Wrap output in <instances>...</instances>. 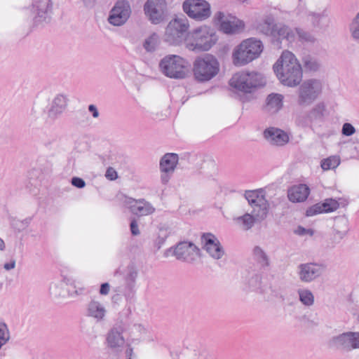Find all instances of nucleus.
<instances>
[{
    "label": "nucleus",
    "mask_w": 359,
    "mask_h": 359,
    "mask_svg": "<svg viewBox=\"0 0 359 359\" xmlns=\"http://www.w3.org/2000/svg\"><path fill=\"white\" fill-rule=\"evenodd\" d=\"M189 26V20L185 16L172 20L165 28V41L172 45L181 43L186 38Z\"/></svg>",
    "instance_id": "obj_8"
},
{
    "label": "nucleus",
    "mask_w": 359,
    "mask_h": 359,
    "mask_svg": "<svg viewBox=\"0 0 359 359\" xmlns=\"http://www.w3.org/2000/svg\"><path fill=\"white\" fill-rule=\"evenodd\" d=\"M325 105L323 103H319L315 106L310 111L309 118L311 121L321 118L324 116Z\"/></svg>",
    "instance_id": "obj_44"
},
{
    "label": "nucleus",
    "mask_w": 359,
    "mask_h": 359,
    "mask_svg": "<svg viewBox=\"0 0 359 359\" xmlns=\"http://www.w3.org/2000/svg\"><path fill=\"white\" fill-rule=\"evenodd\" d=\"M114 275L116 276H123L124 286L123 287H118L117 290H115V292H118L121 293V294H114V304L117 302H126L124 297L130 295V293L133 292L135 286L138 271L133 264H128L126 267H119L116 271Z\"/></svg>",
    "instance_id": "obj_7"
},
{
    "label": "nucleus",
    "mask_w": 359,
    "mask_h": 359,
    "mask_svg": "<svg viewBox=\"0 0 359 359\" xmlns=\"http://www.w3.org/2000/svg\"><path fill=\"white\" fill-rule=\"evenodd\" d=\"M88 109L90 113H92L93 118H97L99 116V112L95 105L90 104Z\"/></svg>",
    "instance_id": "obj_53"
},
{
    "label": "nucleus",
    "mask_w": 359,
    "mask_h": 359,
    "mask_svg": "<svg viewBox=\"0 0 359 359\" xmlns=\"http://www.w3.org/2000/svg\"><path fill=\"white\" fill-rule=\"evenodd\" d=\"M170 254L178 260L192 263L199 257L200 250L193 243L183 241L177 244L175 248L167 249L164 252V257H168Z\"/></svg>",
    "instance_id": "obj_12"
},
{
    "label": "nucleus",
    "mask_w": 359,
    "mask_h": 359,
    "mask_svg": "<svg viewBox=\"0 0 359 359\" xmlns=\"http://www.w3.org/2000/svg\"><path fill=\"white\" fill-rule=\"evenodd\" d=\"M252 255L259 269L264 270L270 266L269 257L260 246L254 247Z\"/></svg>",
    "instance_id": "obj_29"
},
{
    "label": "nucleus",
    "mask_w": 359,
    "mask_h": 359,
    "mask_svg": "<svg viewBox=\"0 0 359 359\" xmlns=\"http://www.w3.org/2000/svg\"><path fill=\"white\" fill-rule=\"evenodd\" d=\"M340 163V159L338 156H330L321 162V168L324 170L334 169L337 168Z\"/></svg>",
    "instance_id": "obj_41"
},
{
    "label": "nucleus",
    "mask_w": 359,
    "mask_h": 359,
    "mask_svg": "<svg viewBox=\"0 0 359 359\" xmlns=\"http://www.w3.org/2000/svg\"><path fill=\"white\" fill-rule=\"evenodd\" d=\"M160 43L159 36L156 33H152L145 39L143 47L147 52H154L156 50Z\"/></svg>",
    "instance_id": "obj_36"
},
{
    "label": "nucleus",
    "mask_w": 359,
    "mask_h": 359,
    "mask_svg": "<svg viewBox=\"0 0 359 359\" xmlns=\"http://www.w3.org/2000/svg\"><path fill=\"white\" fill-rule=\"evenodd\" d=\"M297 233L301 236H303V235H305L307 233L309 234L310 236L313 235V231L311 229H306L302 226H299V228L297 230Z\"/></svg>",
    "instance_id": "obj_52"
},
{
    "label": "nucleus",
    "mask_w": 359,
    "mask_h": 359,
    "mask_svg": "<svg viewBox=\"0 0 359 359\" xmlns=\"http://www.w3.org/2000/svg\"><path fill=\"white\" fill-rule=\"evenodd\" d=\"M217 37L207 26H201L189 33L187 40V48L193 51L208 50L217 41Z\"/></svg>",
    "instance_id": "obj_2"
},
{
    "label": "nucleus",
    "mask_w": 359,
    "mask_h": 359,
    "mask_svg": "<svg viewBox=\"0 0 359 359\" xmlns=\"http://www.w3.org/2000/svg\"><path fill=\"white\" fill-rule=\"evenodd\" d=\"M333 229L334 238L342 239L348 231V220L345 216H339L334 218Z\"/></svg>",
    "instance_id": "obj_30"
},
{
    "label": "nucleus",
    "mask_w": 359,
    "mask_h": 359,
    "mask_svg": "<svg viewBox=\"0 0 359 359\" xmlns=\"http://www.w3.org/2000/svg\"><path fill=\"white\" fill-rule=\"evenodd\" d=\"M322 86L319 81L309 79L302 83L298 90L297 103L306 107L311 104L321 92Z\"/></svg>",
    "instance_id": "obj_14"
},
{
    "label": "nucleus",
    "mask_w": 359,
    "mask_h": 359,
    "mask_svg": "<svg viewBox=\"0 0 359 359\" xmlns=\"http://www.w3.org/2000/svg\"><path fill=\"white\" fill-rule=\"evenodd\" d=\"M295 33L297 34L299 40L302 43H313L316 41V37L312 33L302 28H296Z\"/></svg>",
    "instance_id": "obj_40"
},
{
    "label": "nucleus",
    "mask_w": 359,
    "mask_h": 359,
    "mask_svg": "<svg viewBox=\"0 0 359 359\" xmlns=\"http://www.w3.org/2000/svg\"><path fill=\"white\" fill-rule=\"evenodd\" d=\"M15 266V261L13 259V260H11L10 262L8 263H6L4 265V268L7 270V271H9L11 269H14Z\"/></svg>",
    "instance_id": "obj_56"
},
{
    "label": "nucleus",
    "mask_w": 359,
    "mask_h": 359,
    "mask_svg": "<svg viewBox=\"0 0 359 359\" xmlns=\"http://www.w3.org/2000/svg\"><path fill=\"white\" fill-rule=\"evenodd\" d=\"M205 250L214 259H219L224 255V250L218 238L212 233H204L201 238Z\"/></svg>",
    "instance_id": "obj_19"
},
{
    "label": "nucleus",
    "mask_w": 359,
    "mask_h": 359,
    "mask_svg": "<svg viewBox=\"0 0 359 359\" xmlns=\"http://www.w3.org/2000/svg\"><path fill=\"white\" fill-rule=\"evenodd\" d=\"M341 133L344 135L351 136L355 133V129L351 123H346L342 126Z\"/></svg>",
    "instance_id": "obj_46"
},
{
    "label": "nucleus",
    "mask_w": 359,
    "mask_h": 359,
    "mask_svg": "<svg viewBox=\"0 0 359 359\" xmlns=\"http://www.w3.org/2000/svg\"><path fill=\"white\" fill-rule=\"evenodd\" d=\"M130 229L131 233L133 236H138L140 233L137 222L135 219H133L130 224Z\"/></svg>",
    "instance_id": "obj_49"
},
{
    "label": "nucleus",
    "mask_w": 359,
    "mask_h": 359,
    "mask_svg": "<svg viewBox=\"0 0 359 359\" xmlns=\"http://www.w3.org/2000/svg\"><path fill=\"white\" fill-rule=\"evenodd\" d=\"M283 96L278 93H271L266 99L264 110L271 114L277 113L283 107Z\"/></svg>",
    "instance_id": "obj_27"
},
{
    "label": "nucleus",
    "mask_w": 359,
    "mask_h": 359,
    "mask_svg": "<svg viewBox=\"0 0 359 359\" xmlns=\"http://www.w3.org/2000/svg\"><path fill=\"white\" fill-rule=\"evenodd\" d=\"M296 15L303 22H311L313 28L323 29L328 26L329 18L324 13L309 11L304 5L299 4L296 9Z\"/></svg>",
    "instance_id": "obj_15"
},
{
    "label": "nucleus",
    "mask_w": 359,
    "mask_h": 359,
    "mask_svg": "<svg viewBox=\"0 0 359 359\" xmlns=\"http://www.w3.org/2000/svg\"><path fill=\"white\" fill-rule=\"evenodd\" d=\"M111 335H112V329L109 330L107 335V338H106V343L107 344V346L109 348L112 347Z\"/></svg>",
    "instance_id": "obj_55"
},
{
    "label": "nucleus",
    "mask_w": 359,
    "mask_h": 359,
    "mask_svg": "<svg viewBox=\"0 0 359 359\" xmlns=\"http://www.w3.org/2000/svg\"><path fill=\"white\" fill-rule=\"evenodd\" d=\"M32 219V217H27L23 220H19L17 219L16 218H13L11 220V224L13 228L16 229L20 231L27 228L29 225Z\"/></svg>",
    "instance_id": "obj_45"
},
{
    "label": "nucleus",
    "mask_w": 359,
    "mask_h": 359,
    "mask_svg": "<svg viewBox=\"0 0 359 359\" xmlns=\"http://www.w3.org/2000/svg\"><path fill=\"white\" fill-rule=\"evenodd\" d=\"M71 183L74 187L79 189H82L86 186L85 181L82 178L78 177H72L71 180Z\"/></svg>",
    "instance_id": "obj_48"
},
{
    "label": "nucleus",
    "mask_w": 359,
    "mask_h": 359,
    "mask_svg": "<svg viewBox=\"0 0 359 359\" xmlns=\"http://www.w3.org/2000/svg\"><path fill=\"white\" fill-rule=\"evenodd\" d=\"M265 83L262 75L258 72H241L235 74L229 81V85L234 89L245 93H252L255 88Z\"/></svg>",
    "instance_id": "obj_5"
},
{
    "label": "nucleus",
    "mask_w": 359,
    "mask_h": 359,
    "mask_svg": "<svg viewBox=\"0 0 359 359\" xmlns=\"http://www.w3.org/2000/svg\"><path fill=\"white\" fill-rule=\"evenodd\" d=\"M276 25V24H273L270 20H266L259 24L257 31L266 36L272 37Z\"/></svg>",
    "instance_id": "obj_38"
},
{
    "label": "nucleus",
    "mask_w": 359,
    "mask_h": 359,
    "mask_svg": "<svg viewBox=\"0 0 359 359\" xmlns=\"http://www.w3.org/2000/svg\"><path fill=\"white\" fill-rule=\"evenodd\" d=\"M339 207V202L333 198H327L323 203H316L309 208L306 211L307 217H312L318 214L331 212L337 210Z\"/></svg>",
    "instance_id": "obj_21"
},
{
    "label": "nucleus",
    "mask_w": 359,
    "mask_h": 359,
    "mask_svg": "<svg viewBox=\"0 0 359 359\" xmlns=\"http://www.w3.org/2000/svg\"><path fill=\"white\" fill-rule=\"evenodd\" d=\"M260 41L248 39L243 41L233 53V62L236 66H243L257 58L262 52Z\"/></svg>",
    "instance_id": "obj_4"
},
{
    "label": "nucleus",
    "mask_w": 359,
    "mask_h": 359,
    "mask_svg": "<svg viewBox=\"0 0 359 359\" xmlns=\"http://www.w3.org/2000/svg\"><path fill=\"white\" fill-rule=\"evenodd\" d=\"M143 9L146 18L153 25L165 22L169 16L165 0H147Z\"/></svg>",
    "instance_id": "obj_10"
},
{
    "label": "nucleus",
    "mask_w": 359,
    "mask_h": 359,
    "mask_svg": "<svg viewBox=\"0 0 359 359\" xmlns=\"http://www.w3.org/2000/svg\"><path fill=\"white\" fill-rule=\"evenodd\" d=\"M273 70L278 79L285 86L294 87L302 81V66L290 51L285 50L282 53L273 65Z\"/></svg>",
    "instance_id": "obj_1"
},
{
    "label": "nucleus",
    "mask_w": 359,
    "mask_h": 359,
    "mask_svg": "<svg viewBox=\"0 0 359 359\" xmlns=\"http://www.w3.org/2000/svg\"><path fill=\"white\" fill-rule=\"evenodd\" d=\"M213 22L218 25L219 29L226 34H236L241 32L245 27L244 22L229 14L217 11L213 16Z\"/></svg>",
    "instance_id": "obj_13"
},
{
    "label": "nucleus",
    "mask_w": 359,
    "mask_h": 359,
    "mask_svg": "<svg viewBox=\"0 0 359 359\" xmlns=\"http://www.w3.org/2000/svg\"><path fill=\"white\" fill-rule=\"evenodd\" d=\"M348 29L351 37L355 40H359V13L349 24Z\"/></svg>",
    "instance_id": "obj_42"
},
{
    "label": "nucleus",
    "mask_w": 359,
    "mask_h": 359,
    "mask_svg": "<svg viewBox=\"0 0 359 359\" xmlns=\"http://www.w3.org/2000/svg\"><path fill=\"white\" fill-rule=\"evenodd\" d=\"M219 70V64L217 58L210 54L199 57L194 62V76L198 82L209 81L218 74Z\"/></svg>",
    "instance_id": "obj_3"
},
{
    "label": "nucleus",
    "mask_w": 359,
    "mask_h": 359,
    "mask_svg": "<svg viewBox=\"0 0 359 359\" xmlns=\"http://www.w3.org/2000/svg\"><path fill=\"white\" fill-rule=\"evenodd\" d=\"M182 10L188 17L198 22L205 21L212 15L210 4L206 0H185Z\"/></svg>",
    "instance_id": "obj_11"
},
{
    "label": "nucleus",
    "mask_w": 359,
    "mask_h": 359,
    "mask_svg": "<svg viewBox=\"0 0 359 359\" xmlns=\"http://www.w3.org/2000/svg\"><path fill=\"white\" fill-rule=\"evenodd\" d=\"M133 202L134 198L128 196L126 194L121 191H118L114 198L115 205L121 208L125 207L130 209V207Z\"/></svg>",
    "instance_id": "obj_37"
},
{
    "label": "nucleus",
    "mask_w": 359,
    "mask_h": 359,
    "mask_svg": "<svg viewBox=\"0 0 359 359\" xmlns=\"http://www.w3.org/2000/svg\"><path fill=\"white\" fill-rule=\"evenodd\" d=\"M5 248V243L4 241L0 238V250H3Z\"/></svg>",
    "instance_id": "obj_61"
},
{
    "label": "nucleus",
    "mask_w": 359,
    "mask_h": 359,
    "mask_svg": "<svg viewBox=\"0 0 359 359\" xmlns=\"http://www.w3.org/2000/svg\"><path fill=\"white\" fill-rule=\"evenodd\" d=\"M264 137L271 144L283 146L289 141L287 134L276 128H269L264 131Z\"/></svg>",
    "instance_id": "obj_23"
},
{
    "label": "nucleus",
    "mask_w": 359,
    "mask_h": 359,
    "mask_svg": "<svg viewBox=\"0 0 359 359\" xmlns=\"http://www.w3.org/2000/svg\"><path fill=\"white\" fill-rule=\"evenodd\" d=\"M34 24L39 25L50 22L52 13V2L50 0H36L32 4Z\"/></svg>",
    "instance_id": "obj_16"
},
{
    "label": "nucleus",
    "mask_w": 359,
    "mask_h": 359,
    "mask_svg": "<svg viewBox=\"0 0 359 359\" xmlns=\"http://www.w3.org/2000/svg\"><path fill=\"white\" fill-rule=\"evenodd\" d=\"M302 63L306 71L317 72L321 67L320 60L315 56L307 55L303 57Z\"/></svg>",
    "instance_id": "obj_34"
},
{
    "label": "nucleus",
    "mask_w": 359,
    "mask_h": 359,
    "mask_svg": "<svg viewBox=\"0 0 359 359\" xmlns=\"http://www.w3.org/2000/svg\"><path fill=\"white\" fill-rule=\"evenodd\" d=\"M84 6L87 8H93L97 0H81Z\"/></svg>",
    "instance_id": "obj_57"
},
{
    "label": "nucleus",
    "mask_w": 359,
    "mask_h": 359,
    "mask_svg": "<svg viewBox=\"0 0 359 359\" xmlns=\"http://www.w3.org/2000/svg\"><path fill=\"white\" fill-rule=\"evenodd\" d=\"M248 284L249 287L253 290H257L260 289L262 285V274L259 272H249Z\"/></svg>",
    "instance_id": "obj_39"
},
{
    "label": "nucleus",
    "mask_w": 359,
    "mask_h": 359,
    "mask_svg": "<svg viewBox=\"0 0 359 359\" xmlns=\"http://www.w3.org/2000/svg\"><path fill=\"white\" fill-rule=\"evenodd\" d=\"M310 194L309 187L304 184L294 185L287 191L288 199L292 203L303 202Z\"/></svg>",
    "instance_id": "obj_25"
},
{
    "label": "nucleus",
    "mask_w": 359,
    "mask_h": 359,
    "mask_svg": "<svg viewBox=\"0 0 359 359\" xmlns=\"http://www.w3.org/2000/svg\"><path fill=\"white\" fill-rule=\"evenodd\" d=\"M130 212L138 217L152 215L156 208L144 198L135 199L130 207Z\"/></svg>",
    "instance_id": "obj_24"
},
{
    "label": "nucleus",
    "mask_w": 359,
    "mask_h": 359,
    "mask_svg": "<svg viewBox=\"0 0 359 359\" xmlns=\"http://www.w3.org/2000/svg\"><path fill=\"white\" fill-rule=\"evenodd\" d=\"M110 285L108 283H102L100 286V293L102 295H106L109 292Z\"/></svg>",
    "instance_id": "obj_50"
},
{
    "label": "nucleus",
    "mask_w": 359,
    "mask_h": 359,
    "mask_svg": "<svg viewBox=\"0 0 359 359\" xmlns=\"http://www.w3.org/2000/svg\"><path fill=\"white\" fill-rule=\"evenodd\" d=\"M353 332H347L342 333L338 336L332 337L331 344L332 346L346 351H351L355 349L354 346V341Z\"/></svg>",
    "instance_id": "obj_26"
},
{
    "label": "nucleus",
    "mask_w": 359,
    "mask_h": 359,
    "mask_svg": "<svg viewBox=\"0 0 359 359\" xmlns=\"http://www.w3.org/2000/svg\"><path fill=\"white\" fill-rule=\"evenodd\" d=\"M297 121V123L299 125H302V126H305V125H306V123H304V122H302V120L300 119V117H298V118H297V121Z\"/></svg>",
    "instance_id": "obj_63"
},
{
    "label": "nucleus",
    "mask_w": 359,
    "mask_h": 359,
    "mask_svg": "<svg viewBox=\"0 0 359 359\" xmlns=\"http://www.w3.org/2000/svg\"><path fill=\"white\" fill-rule=\"evenodd\" d=\"M166 238L157 236L156 238L154 241V246L159 250L162 245L165 243Z\"/></svg>",
    "instance_id": "obj_51"
},
{
    "label": "nucleus",
    "mask_w": 359,
    "mask_h": 359,
    "mask_svg": "<svg viewBox=\"0 0 359 359\" xmlns=\"http://www.w3.org/2000/svg\"><path fill=\"white\" fill-rule=\"evenodd\" d=\"M188 62L182 57L170 55L163 57L159 67L164 75L172 79H184L187 74Z\"/></svg>",
    "instance_id": "obj_6"
},
{
    "label": "nucleus",
    "mask_w": 359,
    "mask_h": 359,
    "mask_svg": "<svg viewBox=\"0 0 359 359\" xmlns=\"http://www.w3.org/2000/svg\"><path fill=\"white\" fill-rule=\"evenodd\" d=\"M106 314L104 307L98 302L92 300L87 307V316L94 318L97 321L102 320Z\"/></svg>",
    "instance_id": "obj_33"
},
{
    "label": "nucleus",
    "mask_w": 359,
    "mask_h": 359,
    "mask_svg": "<svg viewBox=\"0 0 359 359\" xmlns=\"http://www.w3.org/2000/svg\"><path fill=\"white\" fill-rule=\"evenodd\" d=\"M170 234L171 229L168 226L165 225L159 226L158 236L167 239Z\"/></svg>",
    "instance_id": "obj_47"
},
{
    "label": "nucleus",
    "mask_w": 359,
    "mask_h": 359,
    "mask_svg": "<svg viewBox=\"0 0 359 359\" xmlns=\"http://www.w3.org/2000/svg\"><path fill=\"white\" fill-rule=\"evenodd\" d=\"M297 269L299 280L304 283H311L323 273L325 266L321 264L310 262L301 264Z\"/></svg>",
    "instance_id": "obj_17"
},
{
    "label": "nucleus",
    "mask_w": 359,
    "mask_h": 359,
    "mask_svg": "<svg viewBox=\"0 0 359 359\" xmlns=\"http://www.w3.org/2000/svg\"><path fill=\"white\" fill-rule=\"evenodd\" d=\"M112 20H113V18H112V9H111L109 12V16H108V18H107V21L109 22V23L110 25H112Z\"/></svg>",
    "instance_id": "obj_60"
},
{
    "label": "nucleus",
    "mask_w": 359,
    "mask_h": 359,
    "mask_svg": "<svg viewBox=\"0 0 359 359\" xmlns=\"http://www.w3.org/2000/svg\"><path fill=\"white\" fill-rule=\"evenodd\" d=\"M105 177L110 181H112V167H108L105 173Z\"/></svg>",
    "instance_id": "obj_59"
},
{
    "label": "nucleus",
    "mask_w": 359,
    "mask_h": 359,
    "mask_svg": "<svg viewBox=\"0 0 359 359\" xmlns=\"http://www.w3.org/2000/svg\"><path fill=\"white\" fill-rule=\"evenodd\" d=\"M130 313V308L124 309L122 311L120 325L116 324L114 327V354L119 353L125 348L126 359H132L133 348L129 343H126L123 332L127 329V318Z\"/></svg>",
    "instance_id": "obj_9"
},
{
    "label": "nucleus",
    "mask_w": 359,
    "mask_h": 359,
    "mask_svg": "<svg viewBox=\"0 0 359 359\" xmlns=\"http://www.w3.org/2000/svg\"><path fill=\"white\" fill-rule=\"evenodd\" d=\"M252 215L258 222L264 220L267 217L269 212V205L266 199H262L261 202L252 205Z\"/></svg>",
    "instance_id": "obj_32"
},
{
    "label": "nucleus",
    "mask_w": 359,
    "mask_h": 359,
    "mask_svg": "<svg viewBox=\"0 0 359 359\" xmlns=\"http://www.w3.org/2000/svg\"><path fill=\"white\" fill-rule=\"evenodd\" d=\"M133 327L140 333H143L146 330L145 327L141 324H135Z\"/></svg>",
    "instance_id": "obj_58"
},
{
    "label": "nucleus",
    "mask_w": 359,
    "mask_h": 359,
    "mask_svg": "<svg viewBox=\"0 0 359 359\" xmlns=\"http://www.w3.org/2000/svg\"><path fill=\"white\" fill-rule=\"evenodd\" d=\"M178 159V155L174 153L165 154L161 158L159 165L161 172V181L163 184H165L168 182L175 171Z\"/></svg>",
    "instance_id": "obj_18"
},
{
    "label": "nucleus",
    "mask_w": 359,
    "mask_h": 359,
    "mask_svg": "<svg viewBox=\"0 0 359 359\" xmlns=\"http://www.w3.org/2000/svg\"><path fill=\"white\" fill-rule=\"evenodd\" d=\"M236 225L242 231L250 230L257 222L252 214L245 213L244 215L233 219Z\"/></svg>",
    "instance_id": "obj_31"
},
{
    "label": "nucleus",
    "mask_w": 359,
    "mask_h": 359,
    "mask_svg": "<svg viewBox=\"0 0 359 359\" xmlns=\"http://www.w3.org/2000/svg\"><path fill=\"white\" fill-rule=\"evenodd\" d=\"M69 294L70 296H74V295H78V294H79V293H78V291H77V290H74V291H70V290H69Z\"/></svg>",
    "instance_id": "obj_62"
},
{
    "label": "nucleus",
    "mask_w": 359,
    "mask_h": 359,
    "mask_svg": "<svg viewBox=\"0 0 359 359\" xmlns=\"http://www.w3.org/2000/svg\"><path fill=\"white\" fill-rule=\"evenodd\" d=\"M130 7L126 0L118 1L114 6V26L123 25L130 15Z\"/></svg>",
    "instance_id": "obj_22"
},
{
    "label": "nucleus",
    "mask_w": 359,
    "mask_h": 359,
    "mask_svg": "<svg viewBox=\"0 0 359 359\" xmlns=\"http://www.w3.org/2000/svg\"><path fill=\"white\" fill-rule=\"evenodd\" d=\"M118 177H119V176L118 175V172L114 170V177H113L114 180H116Z\"/></svg>",
    "instance_id": "obj_64"
},
{
    "label": "nucleus",
    "mask_w": 359,
    "mask_h": 359,
    "mask_svg": "<svg viewBox=\"0 0 359 359\" xmlns=\"http://www.w3.org/2000/svg\"><path fill=\"white\" fill-rule=\"evenodd\" d=\"M245 198L251 206L254 204L258 203L259 200L266 199L262 195H260L257 191H246L245 193Z\"/></svg>",
    "instance_id": "obj_43"
},
{
    "label": "nucleus",
    "mask_w": 359,
    "mask_h": 359,
    "mask_svg": "<svg viewBox=\"0 0 359 359\" xmlns=\"http://www.w3.org/2000/svg\"><path fill=\"white\" fill-rule=\"evenodd\" d=\"M273 40L280 42L283 39H286L292 42L295 39V33L289 27L282 25H276L272 36Z\"/></svg>",
    "instance_id": "obj_28"
},
{
    "label": "nucleus",
    "mask_w": 359,
    "mask_h": 359,
    "mask_svg": "<svg viewBox=\"0 0 359 359\" xmlns=\"http://www.w3.org/2000/svg\"><path fill=\"white\" fill-rule=\"evenodd\" d=\"M354 346L355 349L359 348V332H353Z\"/></svg>",
    "instance_id": "obj_54"
},
{
    "label": "nucleus",
    "mask_w": 359,
    "mask_h": 359,
    "mask_svg": "<svg viewBox=\"0 0 359 359\" xmlns=\"http://www.w3.org/2000/svg\"><path fill=\"white\" fill-rule=\"evenodd\" d=\"M299 299L305 306L310 307L314 304V295L309 289H299L297 290Z\"/></svg>",
    "instance_id": "obj_35"
},
{
    "label": "nucleus",
    "mask_w": 359,
    "mask_h": 359,
    "mask_svg": "<svg viewBox=\"0 0 359 359\" xmlns=\"http://www.w3.org/2000/svg\"><path fill=\"white\" fill-rule=\"evenodd\" d=\"M69 98L64 94H57L52 100L47 116L50 120L57 119L67 109Z\"/></svg>",
    "instance_id": "obj_20"
}]
</instances>
